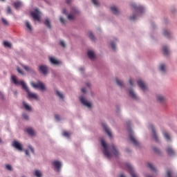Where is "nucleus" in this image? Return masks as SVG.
<instances>
[{
    "label": "nucleus",
    "mask_w": 177,
    "mask_h": 177,
    "mask_svg": "<svg viewBox=\"0 0 177 177\" xmlns=\"http://www.w3.org/2000/svg\"><path fill=\"white\" fill-rule=\"evenodd\" d=\"M25 153H26V156H30V153H29V152H28V150H26V151H25Z\"/></svg>",
    "instance_id": "nucleus-56"
},
{
    "label": "nucleus",
    "mask_w": 177,
    "mask_h": 177,
    "mask_svg": "<svg viewBox=\"0 0 177 177\" xmlns=\"http://www.w3.org/2000/svg\"><path fill=\"white\" fill-rule=\"evenodd\" d=\"M11 81L12 82H13V84H15V85H21L23 89H24V91L27 92L28 97H29V99H35V100H38V95L35 93L30 92V89H28V87L27 86V84H26V82H24V81L17 80V77H16V75H12L11 76Z\"/></svg>",
    "instance_id": "nucleus-1"
},
{
    "label": "nucleus",
    "mask_w": 177,
    "mask_h": 177,
    "mask_svg": "<svg viewBox=\"0 0 177 177\" xmlns=\"http://www.w3.org/2000/svg\"><path fill=\"white\" fill-rule=\"evenodd\" d=\"M23 105H24V107L26 109V110H31V107L30 106H28L27 104H26V102H23Z\"/></svg>",
    "instance_id": "nucleus-33"
},
{
    "label": "nucleus",
    "mask_w": 177,
    "mask_h": 177,
    "mask_svg": "<svg viewBox=\"0 0 177 177\" xmlns=\"http://www.w3.org/2000/svg\"><path fill=\"white\" fill-rule=\"evenodd\" d=\"M111 10L112 13H113V15H119L120 14V11L118 10V8H117V7H115V6L111 7Z\"/></svg>",
    "instance_id": "nucleus-16"
},
{
    "label": "nucleus",
    "mask_w": 177,
    "mask_h": 177,
    "mask_svg": "<svg viewBox=\"0 0 177 177\" xmlns=\"http://www.w3.org/2000/svg\"><path fill=\"white\" fill-rule=\"evenodd\" d=\"M102 127L104 128V129L106 133H107L108 136H109L110 138H111V137H112V136H111V131H110V129H109L107 128V125H106V124H104V123H102Z\"/></svg>",
    "instance_id": "nucleus-12"
},
{
    "label": "nucleus",
    "mask_w": 177,
    "mask_h": 177,
    "mask_svg": "<svg viewBox=\"0 0 177 177\" xmlns=\"http://www.w3.org/2000/svg\"><path fill=\"white\" fill-rule=\"evenodd\" d=\"M39 71L44 74V75H46L48 74V66L45 65H40L39 66Z\"/></svg>",
    "instance_id": "nucleus-8"
},
{
    "label": "nucleus",
    "mask_w": 177,
    "mask_h": 177,
    "mask_svg": "<svg viewBox=\"0 0 177 177\" xmlns=\"http://www.w3.org/2000/svg\"><path fill=\"white\" fill-rule=\"evenodd\" d=\"M132 8H133V9H135V10H137V12H140V10H143V7L142 6H136V4H132L131 5Z\"/></svg>",
    "instance_id": "nucleus-20"
},
{
    "label": "nucleus",
    "mask_w": 177,
    "mask_h": 177,
    "mask_svg": "<svg viewBox=\"0 0 177 177\" xmlns=\"http://www.w3.org/2000/svg\"><path fill=\"white\" fill-rule=\"evenodd\" d=\"M14 6L15 9H19V8H20V6H21V3L19 1H17L14 3Z\"/></svg>",
    "instance_id": "nucleus-26"
},
{
    "label": "nucleus",
    "mask_w": 177,
    "mask_h": 177,
    "mask_svg": "<svg viewBox=\"0 0 177 177\" xmlns=\"http://www.w3.org/2000/svg\"><path fill=\"white\" fill-rule=\"evenodd\" d=\"M149 129L152 131V136L155 142H158V136H157V133L156 132V129H154V126H153V124L149 125Z\"/></svg>",
    "instance_id": "nucleus-7"
},
{
    "label": "nucleus",
    "mask_w": 177,
    "mask_h": 177,
    "mask_svg": "<svg viewBox=\"0 0 177 177\" xmlns=\"http://www.w3.org/2000/svg\"><path fill=\"white\" fill-rule=\"evenodd\" d=\"M12 146H13V147H15V149H17V150H19V151H21L23 150V147H21V144H20L17 141H14L12 142Z\"/></svg>",
    "instance_id": "nucleus-11"
},
{
    "label": "nucleus",
    "mask_w": 177,
    "mask_h": 177,
    "mask_svg": "<svg viewBox=\"0 0 177 177\" xmlns=\"http://www.w3.org/2000/svg\"><path fill=\"white\" fill-rule=\"evenodd\" d=\"M0 142H1V139H0Z\"/></svg>",
    "instance_id": "nucleus-64"
},
{
    "label": "nucleus",
    "mask_w": 177,
    "mask_h": 177,
    "mask_svg": "<svg viewBox=\"0 0 177 177\" xmlns=\"http://www.w3.org/2000/svg\"><path fill=\"white\" fill-rule=\"evenodd\" d=\"M125 167H126L127 171H129L131 177H138V174H136L135 173V171H133V168H132V166H131V165L125 164Z\"/></svg>",
    "instance_id": "nucleus-6"
},
{
    "label": "nucleus",
    "mask_w": 177,
    "mask_h": 177,
    "mask_svg": "<svg viewBox=\"0 0 177 177\" xmlns=\"http://www.w3.org/2000/svg\"><path fill=\"white\" fill-rule=\"evenodd\" d=\"M162 52L165 56H168V55H169V50H168V47H167V46H163Z\"/></svg>",
    "instance_id": "nucleus-19"
},
{
    "label": "nucleus",
    "mask_w": 177,
    "mask_h": 177,
    "mask_svg": "<svg viewBox=\"0 0 177 177\" xmlns=\"http://www.w3.org/2000/svg\"><path fill=\"white\" fill-rule=\"evenodd\" d=\"M129 82L131 86H133V81L131 79L129 80Z\"/></svg>",
    "instance_id": "nucleus-53"
},
{
    "label": "nucleus",
    "mask_w": 177,
    "mask_h": 177,
    "mask_svg": "<svg viewBox=\"0 0 177 177\" xmlns=\"http://www.w3.org/2000/svg\"><path fill=\"white\" fill-rule=\"evenodd\" d=\"M73 0H66V3H71V2Z\"/></svg>",
    "instance_id": "nucleus-57"
},
{
    "label": "nucleus",
    "mask_w": 177,
    "mask_h": 177,
    "mask_svg": "<svg viewBox=\"0 0 177 177\" xmlns=\"http://www.w3.org/2000/svg\"><path fill=\"white\" fill-rule=\"evenodd\" d=\"M163 35L165 37H167V38H169L171 37V33L169 31H167V30H165L163 32Z\"/></svg>",
    "instance_id": "nucleus-27"
},
{
    "label": "nucleus",
    "mask_w": 177,
    "mask_h": 177,
    "mask_svg": "<svg viewBox=\"0 0 177 177\" xmlns=\"http://www.w3.org/2000/svg\"><path fill=\"white\" fill-rule=\"evenodd\" d=\"M62 13L64 15H67V10L66 9H64L63 11H62Z\"/></svg>",
    "instance_id": "nucleus-54"
},
{
    "label": "nucleus",
    "mask_w": 177,
    "mask_h": 177,
    "mask_svg": "<svg viewBox=\"0 0 177 177\" xmlns=\"http://www.w3.org/2000/svg\"><path fill=\"white\" fill-rule=\"evenodd\" d=\"M88 37L90 39H92V41H95V36L93 35V33H92V32H88Z\"/></svg>",
    "instance_id": "nucleus-32"
},
{
    "label": "nucleus",
    "mask_w": 177,
    "mask_h": 177,
    "mask_svg": "<svg viewBox=\"0 0 177 177\" xmlns=\"http://www.w3.org/2000/svg\"><path fill=\"white\" fill-rule=\"evenodd\" d=\"M68 20H74V15L70 14L68 15Z\"/></svg>",
    "instance_id": "nucleus-42"
},
{
    "label": "nucleus",
    "mask_w": 177,
    "mask_h": 177,
    "mask_svg": "<svg viewBox=\"0 0 177 177\" xmlns=\"http://www.w3.org/2000/svg\"><path fill=\"white\" fill-rule=\"evenodd\" d=\"M53 165L55 167V168H56V169L59 171L62 167V163L57 160H55L53 162Z\"/></svg>",
    "instance_id": "nucleus-13"
},
{
    "label": "nucleus",
    "mask_w": 177,
    "mask_h": 177,
    "mask_svg": "<svg viewBox=\"0 0 177 177\" xmlns=\"http://www.w3.org/2000/svg\"><path fill=\"white\" fill-rule=\"evenodd\" d=\"M14 95H15V96H17V91H14Z\"/></svg>",
    "instance_id": "nucleus-58"
},
{
    "label": "nucleus",
    "mask_w": 177,
    "mask_h": 177,
    "mask_svg": "<svg viewBox=\"0 0 177 177\" xmlns=\"http://www.w3.org/2000/svg\"><path fill=\"white\" fill-rule=\"evenodd\" d=\"M63 136H65L66 138H70V133L67 132V131H64L62 133Z\"/></svg>",
    "instance_id": "nucleus-37"
},
{
    "label": "nucleus",
    "mask_w": 177,
    "mask_h": 177,
    "mask_svg": "<svg viewBox=\"0 0 177 177\" xmlns=\"http://www.w3.org/2000/svg\"><path fill=\"white\" fill-rule=\"evenodd\" d=\"M163 136L168 141L171 140V137L169 136V134H168V133L167 132L163 133Z\"/></svg>",
    "instance_id": "nucleus-24"
},
{
    "label": "nucleus",
    "mask_w": 177,
    "mask_h": 177,
    "mask_svg": "<svg viewBox=\"0 0 177 177\" xmlns=\"http://www.w3.org/2000/svg\"><path fill=\"white\" fill-rule=\"evenodd\" d=\"M157 100H158V102H160L161 103H162V102L165 100V97H164V96L162 95H158Z\"/></svg>",
    "instance_id": "nucleus-23"
},
{
    "label": "nucleus",
    "mask_w": 177,
    "mask_h": 177,
    "mask_svg": "<svg viewBox=\"0 0 177 177\" xmlns=\"http://www.w3.org/2000/svg\"><path fill=\"white\" fill-rule=\"evenodd\" d=\"M72 13H73V15H75V13H78V10H77V8H72Z\"/></svg>",
    "instance_id": "nucleus-43"
},
{
    "label": "nucleus",
    "mask_w": 177,
    "mask_h": 177,
    "mask_svg": "<svg viewBox=\"0 0 177 177\" xmlns=\"http://www.w3.org/2000/svg\"><path fill=\"white\" fill-rule=\"evenodd\" d=\"M166 151L168 156H175V151L172 149V147H169L166 149Z\"/></svg>",
    "instance_id": "nucleus-14"
},
{
    "label": "nucleus",
    "mask_w": 177,
    "mask_h": 177,
    "mask_svg": "<svg viewBox=\"0 0 177 177\" xmlns=\"http://www.w3.org/2000/svg\"><path fill=\"white\" fill-rule=\"evenodd\" d=\"M60 45L62 48H66V44L63 41H60Z\"/></svg>",
    "instance_id": "nucleus-46"
},
{
    "label": "nucleus",
    "mask_w": 177,
    "mask_h": 177,
    "mask_svg": "<svg viewBox=\"0 0 177 177\" xmlns=\"http://www.w3.org/2000/svg\"><path fill=\"white\" fill-rule=\"evenodd\" d=\"M28 148L30 149V150L32 153V154H35L34 148H32V147H31V145H29Z\"/></svg>",
    "instance_id": "nucleus-45"
},
{
    "label": "nucleus",
    "mask_w": 177,
    "mask_h": 177,
    "mask_svg": "<svg viewBox=\"0 0 177 177\" xmlns=\"http://www.w3.org/2000/svg\"><path fill=\"white\" fill-rule=\"evenodd\" d=\"M101 145L104 148L103 153L104 156L107 157V158H111V157H113V156H115V157H117V156L120 154L117 149H115L114 145H112L109 147V150L111 151V152L109 151V149H107V145L106 144V142H104V140H101Z\"/></svg>",
    "instance_id": "nucleus-2"
},
{
    "label": "nucleus",
    "mask_w": 177,
    "mask_h": 177,
    "mask_svg": "<svg viewBox=\"0 0 177 177\" xmlns=\"http://www.w3.org/2000/svg\"><path fill=\"white\" fill-rule=\"evenodd\" d=\"M119 177H125V176H124L123 174H120Z\"/></svg>",
    "instance_id": "nucleus-60"
},
{
    "label": "nucleus",
    "mask_w": 177,
    "mask_h": 177,
    "mask_svg": "<svg viewBox=\"0 0 177 177\" xmlns=\"http://www.w3.org/2000/svg\"><path fill=\"white\" fill-rule=\"evenodd\" d=\"M35 176L42 177V173H41V171H39V170H35Z\"/></svg>",
    "instance_id": "nucleus-25"
},
{
    "label": "nucleus",
    "mask_w": 177,
    "mask_h": 177,
    "mask_svg": "<svg viewBox=\"0 0 177 177\" xmlns=\"http://www.w3.org/2000/svg\"><path fill=\"white\" fill-rule=\"evenodd\" d=\"M136 16L135 15H133L130 17V20H136Z\"/></svg>",
    "instance_id": "nucleus-51"
},
{
    "label": "nucleus",
    "mask_w": 177,
    "mask_h": 177,
    "mask_svg": "<svg viewBox=\"0 0 177 177\" xmlns=\"http://www.w3.org/2000/svg\"><path fill=\"white\" fill-rule=\"evenodd\" d=\"M129 93L131 97H132V99H135V100H138V96L136 95V94H135L133 90H129Z\"/></svg>",
    "instance_id": "nucleus-17"
},
{
    "label": "nucleus",
    "mask_w": 177,
    "mask_h": 177,
    "mask_svg": "<svg viewBox=\"0 0 177 177\" xmlns=\"http://www.w3.org/2000/svg\"><path fill=\"white\" fill-rule=\"evenodd\" d=\"M1 1H2L3 2L5 1V0H1Z\"/></svg>",
    "instance_id": "nucleus-63"
},
{
    "label": "nucleus",
    "mask_w": 177,
    "mask_h": 177,
    "mask_svg": "<svg viewBox=\"0 0 177 177\" xmlns=\"http://www.w3.org/2000/svg\"><path fill=\"white\" fill-rule=\"evenodd\" d=\"M138 85L140 88H142V91H147V86H146V84L143 82L142 80H138Z\"/></svg>",
    "instance_id": "nucleus-10"
},
{
    "label": "nucleus",
    "mask_w": 177,
    "mask_h": 177,
    "mask_svg": "<svg viewBox=\"0 0 177 177\" xmlns=\"http://www.w3.org/2000/svg\"><path fill=\"white\" fill-rule=\"evenodd\" d=\"M3 45H4V46H6L7 48H10L12 46V44H10V43H9V41H4Z\"/></svg>",
    "instance_id": "nucleus-35"
},
{
    "label": "nucleus",
    "mask_w": 177,
    "mask_h": 177,
    "mask_svg": "<svg viewBox=\"0 0 177 177\" xmlns=\"http://www.w3.org/2000/svg\"><path fill=\"white\" fill-rule=\"evenodd\" d=\"M159 69L160 71H165V65L163 64H161L160 67H159Z\"/></svg>",
    "instance_id": "nucleus-34"
},
{
    "label": "nucleus",
    "mask_w": 177,
    "mask_h": 177,
    "mask_svg": "<svg viewBox=\"0 0 177 177\" xmlns=\"http://www.w3.org/2000/svg\"><path fill=\"white\" fill-rule=\"evenodd\" d=\"M50 63H52V64H55V65L59 64V61H57L54 57H50Z\"/></svg>",
    "instance_id": "nucleus-21"
},
{
    "label": "nucleus",
    "mask_w": 177,
    "mask_h": 177,
    "mask_svg": "<svg viewBox=\"0 0 177 177\" xmlns=\"http://www.w3.org/2000/svg\"><path fill=\"white\" fill-rule=\"evenodd\" d=\"M111 48L112 49H113V50H115V42H112L111 44Z\"/></svg>",
    "instance_id": "nucleus-44"
},
{
    "label": "nucleus",
    "mask_w": 177,
    "mask_h": 177,
    "mask_svg": "<svg viewBox=\"0 0 177 177\" xmlns=\"http://www.w3.org/2000/svg\"><path fill=\"white\" fill-rule=\"evenodd\" d=\"M129 138L131 143H133V145H134V146H136V147H138L139 146V142H138V140H136V138H135V136H133V133L131 131H130Z\"/></svg>",
    "instance_id": "nucleus-4"
},
{
    "label": "nucleus",
    "mask_w": 177,
    "mask_h": 177,
    "mask_svg": "<svg viewBox=\"0 0 177 177\" xmlns=\"http://www.w3.org/2000/svg\"><path fill=\"white\" fill-rule=\"evenodd\" d=\"M55 118L57 121H60V116H59V115H55Z\"/></svg>",
    "instance_id": "nucleus-50"
},
{
    "label": "nucleus",
    "mask_w": 177,
    "mask_h": 177,
    "mask_svg": "<svg viewBox=\"0 0 177 177\" xmlns=\"http://www.w3.org/2000/svg\"><path fill=\"white\" fill-rule=\"evenodd\" d=\"M45 26H47L48 28H50V22L49 21V19H46L44 21Z\"/></svg>",
    "instance_id": "nucleus-30"
},
{
    "label": "nucleus",
    "mask_w": 177,
    "mask_h": 177,
    "mask_svg": "<svg viewBox=\"0 0 177 177\" xmlns=\"http://www.w3.org/2000/svg\"><path fill=\"white\" fill-rule=\"evenodd\" d=\"M86 86H91V84L87 83V84H86Z\"/></svg>",
    "instance_id": "nucleus-61"
},
{
    "label": "nucleus",
    "mask_w": 177,
    "mask_h": 177,
    "mask_svg": "<svg viewBox=\"0 0 177 177\" xmlns=\"http://www.w3.org/2000/svg\"><path fill=\"white\" fill-rule=\"evenodd\" d=\"M30 15L34 19V20H37V21H39L41 15V12L38 11V10L35 9L34 11H32L30 12Z\"/></svg>",
    "instance_id": "nucleus-3"
},
{
    "label": "nucleus",
    "mask_w": 177,
    "mask_h": 177,
    "mask_svg": "<svg viewBox=\"0 0 177 177\" xmlns=\"http://www.w3.org/2000/svg\"><path fill=\"white\" fill-rule=\"evenodd\" d=\"M56 95H57V96H58V97H59V99L64 98V97L63 96V94L62 93H60L59 91H56Z\"/></svg>",
    "instance_id": "nucleus-28"
},
{
    "label": "nucleus",
    "mask_w": 177,
    "mask_h": 177,
    "mask_svg": "<svg viewBox=\"0 0 177 177\" xmlns=\"http://www.w3.org/2000/svg\"><path fill=\"white\" fill-rule=\"evenodd\" d=\"M91 1L93 5H95V6H99V1L97 0H91Z\"/></svg>",
    "instance_id": "nucleus-38"
},
{
    "label": "nucleus",
    "mask_w": 177,
    "mask_h": 177,
    "mask_svg": "<svg viewBox=\"0 0 177 177\" xmlns=\"http://www.w3.org/2000/svg\"><path fill=\"white\" fill-rule=\"evenodd\" d=\"M22 115L24 120H28V115L27 113H24Z\"/></svg>",
    "instance_id": "nucleus-48"
},
{
    "label": "nucleus",
    "mask_w": 177,
    "mask_h": 177,
    "mask_svg": "<svg viewBox=\"0 0 177 177\" xmlns=\"http://www.w3.org/2000/svg\"><path fill=\"white\" fill-rule=\"evenodd\" d=\"M82 92L85 93V92H86V89H85V88H82Z\"/></svg>",
    "instance_id": "nucleus-55"
},
{
    "label": "nucleus",
    "mask_w": 177,
    "mask_h": 177,
    "mask_svg": "<svg viewBox=\"0 0 177 177\" xmlns=\"http://www.w3.org/2000/svg\"><path fill=\"white\" fill-rule=\"evenodd\" d=\"M87 56L89 57V59L93 60V59H95V52L92 50H88L87 52Z\"/></svg>",
    "instance_id": "nucleus-15"
},
{
    "label": "nucleus",
    "mask_w": 177,
    "mask_h": 177,
    "mask_svg": "<svg viewBox=\"0 0 177 177\" xmlns=\"http://www.w3.org/2000/svg\"><path fill=\"white\" fill-rule=\"evenodd\" d=\"M116 83L119 85V86H122V81L116 79Z\"/></svg>",
    "instance_id": "nucleus-39"
},
{
    "label": "nucleus",
    "mask_w": 177,
    "mask_h": 177,
    "mask_svg": "<svg viewBox=\"0 0 177 177\" xmlns=\"http://www.w3.org/2000/svg\"><path fill=\"white\" fill-rule=\"evenodd\" d=\"M17 72H18L19 74H21V75H24V73H23V71H21V69H19V68H17Z\"/></svg>",
    "instance_id": "nucleus-47"
},
{
    "label": "nucleus",
    "mask_w": 177,
    "mask_h": 177,
    "mask_svg": "<svg viewBox=\"0 0 177 177\" xmlns=\"http://www.w3.org/2000/svg\"><path fill=\"white\" fill-rule=\"evenodd\" d=\"M7 13L8 14L12 13V9H10V7L7 8Z\"/></svg>",
    "instance_id": "nucleus-49"
},
{
    "label": "nucleus",
    "mask_w": 177,
    "mask_h": 177,
    "mask_svg": "<svg viewBox=\"0 0 177 177\" xmlns=\"http://www.w3.org/2000/svg\"><path fill=\"white\" fill-rule=\"evenodd\" d=\"M59 21H61V23H62V24H64L65 21H64V19H63V17H60Z\"/></svg>",
    "instance_id": "nucleus-52"
},
{
    "label": "nucleus",
    "mask_w": 177,
    "mask_h": 177,
    "mask_svg": "<svg viewBox=\"0 0 177 177\" xmlns=\"http://www.w3.org/2000/svg\"><path fill=\"white\" fill-rule=\"evenodd\" d=\"M26 26L27 27V28H28V30H32L31 25H30V22H28V21H26Z\"/></svg>",
    "instance_id": "nucleus-36"
},
{
    "label": "nucleus",
    "mask_w": 177,
    "mask_h": 177,
    "mask_svg": "<svg viewBox=\"0 0 177 177\" xmlns=\"http://www.w3.org/2000/svg\"><path fill=\"white\" fill-rule=\"evenodd\" d=\"M1 21L4 26H9V22L5 18H1Z\"/></svg>",
    "instance_id": "nucleus-29"
},
{
    "label": "nucleus",
    "mask_w": 177,
    "mask_h": 177,
    "mask_svg": "<svg viewBox=\"0 0 177 177\" xmlns=\"http://www.w3.org/2000/svg\"><path fill=\"white\" fill-rule=\"evenodd\" d=\"M84 68H80V71H84Z\"/></svg>",
    "instance_id": "nucleus-59"
},
{
    "label": "nucleus",
    "mask_w": 177,
    "mask_h": 177,
    "mask_svg": "<svg viewBox=\"0 0 177 177\" xmlns=\"http://www.w3.org/2000/svg\"><path fill=\"white\" fill-rule=\"evenodd\" d=\"M127 153H129V151L127 150Z\"/></svg>",
    "instance_id": "nucleus-62"
},
{
    "label": "nucleus",
    "mask_w": 177,
    "mask_h": 177,
    "mask_svg": "<svg viewBox=\"0 0 177 177\" xmlns=\"http://www.w3.org/2000/svg\"><path fill=\"white\" fill-rule=\"evenodd\" d=\"M153 151H155V153H157L158 154H160V149H158V148L153 147Z\"/></svg>",
    "instance_id": "nucleus-40"
},
{
    "label": "nucleus",
    "mask_w": 177,
    "mask_h": 177,
    "mask_svg": "<svg viewBox=\"0 0 177 177\" xmlns=\"http://www.w3.org/2000/svg\"><path fill=\"white\" fill-rule=\"evenodd\" d=\"M24 70H26V71H28V73H34V71L32 70V68L27 66H23Z\"/></svg>",
    "instance_id": "nucleus-22"
},
{
    "label": "nucleus",
    "mask_w": 177,
    "mask_h": 177,
    "mask_svg": "<svg viewBox=\"0 0 177 177\" xmlns=\"http://www.w3.org/2000/svg\"><path fill=\"white\" fill-rule=\"evenodd\" d=\"M26 132L30 136H34V135H35V131H34V129H32V128H28L26 129Z\"/></svg>",
    "instance_id": "nucleus-18"
},
{
    "label": "nucleus",
    "mask_w": 177,
    "mask_h": 177,
    "mask_svg": "<svg viewBox=\"0 0 177 177\" xmlns=\"http://www.w3.org/2000/svg\"><path fill=\"white\" fill-rule=\"evenodd\" d=\"M80 102L84 106H86V107H88V109L92 107V104L91 102H88L84 97H80Z\"/></svg>",
    "instance_id": "nucleus-9"
},
{
    "label": "nucleus",
    "mask_w": 177,
    "mask_h": 177,
    "mask_svg": "<svg viewBox=\"0 0 177 177\" xmlns=\"http://www.w3.org/2000/svg\"><path fill=\"white\" fill-rule=\"evenodd\" d=\"M6 169H8V171H12V166H11L10 165H6Z\"/></svg>",
    "instance_id": "nucleus-41"
},
{
    "label": "nucleus",
    "mask_w": 177,
    "mask_h": 177,
    "mask_svg": "<svg viewBox=\"0 0 177 177\" xmlns=\"http://www.w3.org/2000/svg\"><path fill=\"white\" fill-rule=\"evenodd\" d=\"M31 85H32V86H33V88H37V89H41V91H45V84L41 82H38L37 84L32 82Z\"/></svg>",
    "instance_id": "nucleus-5"
},
{
    "label": "nucleus",
    "mask_w": 177,
    "mask_h": 177,
    "mask_svg": "<svg viewBox=\"0 0 177 177\" xmlns=\"http://www.w3.org/2000/svg\"><path fill=\"white\" fill-rule=\"evenodd\" d=\"M147 167L151 169V171H156V168H154V166H153L151 163H148Z\"/></svg>",
    "instance_id": "nucleus-31"
}]
</instances>
